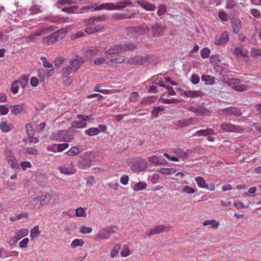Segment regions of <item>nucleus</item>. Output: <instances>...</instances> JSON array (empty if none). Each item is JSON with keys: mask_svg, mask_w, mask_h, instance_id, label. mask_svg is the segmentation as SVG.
Returning a JSON list of instances; mask_svg holds the SVG:
<instances>
[{"mask_svg": "<svg viewBox=\"0 0 261 261\" xmlns=\"http://www.w3.org/2000/svg\"><path fill=\"white\" fill-rule=\"evenodd\" d=\"M158 62V58L154 55L135 56L128 59L127 63L129 64L144 65L155 64Z\"/></svg>", "mask_w": 261, "mask_h": 261, "instance_id": "obj_1", "label": "nucleus"}, {"mask_svg": "<svg viewBox=\"0 0 261 261\" xmlns=\"http://www.w3.org/2000/svg\"><path fill=\"white\" fill-rule=\"evenodd\" d=\"M136 46L134 44H120L117 45L106 51V54L112 56L114 54H117L126 51H132L135 49Z\"/></svg>", "mask_w": 261, "mask_h": 261, "instance_id": "obj_2", "label": "nucleus"}, {"mask_svg": "<svg viewBox=\"0 0 261 261\" xmlns=\"http://www.w3.org/2000/svg\"><path fill=\"white\" fill-rule=\"evenodd\" d=\"M133 2L130 0H123L119 1L116 4L106 3L101 5L102 9L107 10H120L124 9L128 6H130Z\"/></svg>", "mask_w": 261, "mask_h": 261, "instance_id": "obj_3", "label": "nucleus"}, {"mask_svg": "<svg viewBox=\"0 0 261 261\" xmlns=\"http://www.w3.org/2000/svg\"><path fill=\"white\" fill-rule=\"evenodd\" d=\"M172 227L170 225H160L155 226L154 227L146 232V236L150 237L151 235L159 234L162 232H168L170 231Z\"/></svg>", "mask_w": 261, "mask_h": 261, "instance_id": "obj_4", "label": "nucleus"}, {"mask_svg": "<svg viewBox=\"0 0 261 261\" xmlns=\"http://www.w3.org/2000/svg\"><path fill=\"white\" fill-rule=\"evenodd\" d=\"M5 156L6 162L12 168H18V161L11 149L7 148L5 150Z\"/></svg>", "mask_w": 261, "mask_h": 261, "instance_id": "obj_5", "label": "nucleus"}, {"mask_svg": "<svg viewBox=\"0 0 261 261\" xmlns=\"http://www.w3.org/2000/svg\"><path fill=\"white\" fill-rule=\"evenodd\" d=\"M147 167V163L143 159H139L132 163L130 169L135 172L139 173Z\"/></svg>", "mask_w": 261, "mask_h": 261, "instance_id": "obj_6", "label": "nucleus"}, {"mask_svg": "<svg viewBox=\"0 0 261 261\" xmlns=\"http://www.w3.org/2000/svg\"><path fill=\"white\" fill-rule=\"evenodd\" d=\"M220 127L224 132L242 133L244 130L240 126L231 124L230 122L223 123Z\"/></svg>", "mask_w": 261, "mask_h": 261, "instance_id": "obj_7", "label": "nucleus"}, {"mask_svg": "<svg viewBox=\"0 0 261 261\" xmlns=\"http://www.w3.org/2000/svg\"><path fill=\"white\" fill-rule=\"evenodd\" d=\"M73 139V135L69 134L66 130L59 131L54 136V140L65 142H70Z\"/></svg>", "mask_w": 261, "mask_h": 261, "instance_id": "obj_8", "label": "nucleus"}, {"mask_svg": "<svg viewBox=\"0 0 261 261\" xmlns=\"http://www.w3.org/2000/svg\"><path fill=\"white\" fill-rule=\"evenodd\" d=\"M64 31L62 29H59L56 32L50 34L49 36L43 38L44 43L47 45H50L53 43L58 41L60 34H63Z\"/></svg>", "mask_w": 261, "mask_h": 261, "instance_id": "obj_9", "label": "nucleus"}, {"mask_svg": "<svg viewBox=\"0 0 261 261\" xmlns=\"http://www.w3.org/2000/svg\"><path fill=\"white\" fill-rule=\"evenodd\" d=\"M114 232L112 227H107L105 228H102L98 233L97 234L95 239L97 241H100V240L108 239L110 238L111 233Z\"/></svg>", "mask_w": 261, "mask_h": 261, "instance_id": "obj_10", "label": "nucleus"}, {"mask_svg": "<svg viewBox=\"0 0 261 261\" xmlns=\"http://www.w3.org/2000/svg\"><path fill=\"white\" fill-rule=\"evenodd\" d=\"M58 169L61 173L66 175L73 174L76 172L74 163L72 162H70V164L68 165L59 167Z\"/></svg>", "mask_w": 261, "mask_h": 261, "instance_id": "obj_11", "label": "nucleus"}, {"mask_svg": "<svg viewBox=\"0 0 261 261\" xmlns=\"http://www.w3.org/2000/svg\"><path fill=\"white\" fill-rule=\"evenodd\" d=\"M107 19L108 17L106 15L91 17L87 19V23L88 24H93L94 27H96L97 25H101L99 23L105 21Z\"/></svg>", "mask_w": 261, "mask_h": 261, "instance_id": "obj_12", "label": "nucleus"}, {"mask_svg": "<svg viewBox=\"0 0 261 261\" xmlns=\"http://www.w3.org/2000/svg\"><path fill=\"white\" fill-rule=\"evenodd\" d=\"M84 62L85 60L79 56H76L75 59L70 60L69 63L72 71H77L80 68L81 64Z\"/></svg>", "mask_w": 261, "mask_h": 261, "instance_id": "obj_13", "label": "nucleus"}, {"mask_svg": "<svg viewBox=\"0 0 261 261\" xmlns=\"http://www.w3.org/2000/svg\"><path fill=\"white\" fill-rule=\"evenodd\" d=\"M173 152L181 159H186L191 155L194 152V150L188 149L185 151L181 148H175L173 150Z\"/></svg>", "mask_w": 261, "mask_h": 261, "instance_id": "obj_14", "label": "nucleus"}, {"mask_svg": "<svg viewBox=\"0 0 261 261\" xmlns=\"http://www.w3.org/2000/svg\"><path fill=\"white\" fill-rule=\"evenodd\" d=\"M143 9L146 11H152L155 10V5L151 4L145 0H138L136 2Z\"/></svg>", "mask_w": 261, "mask_h": 261, "instance_id": "obj_15", "label": "nucleus"}, {"mask_svg": "<svg viewBox=\"0 0 261 261\" xmlns=\"http://www.w3.org/2000/svg\"><path fill=\"white\" fill-rule=\"evenodd\" d=\"M229 39V34L227 32H224L222 33L220 38L216 39L214 43L216 45H224L226 44Z\"/></svg>", "mask_w": 261, "mask_h": 261, "instance_id": "obj_16", "label": "nucleus"}, {"mask_svg": "<svg viewBox=\"0 0 261 261\" xmlns=\"http://www.w3.org/2000/svg\"><path fill=\"white\" fill-rule=\"evenodd\" d=\"M10 108L12 114L16 115L26 111V106L24 103L11 105Z\"/></svg>", "mask_w": 261, "mask_h": 261, "instance_id": "obj_17", "label": "nucleus"}, {"mask_svg": "<svg viewBox=\"0 0 261 261\" xmlns=\"http://www.w3.org/2000/svg\"><path fill=\"white\" fill-rule=\"evenodd\" d=\"M38 197L40 208L44 206V205L48 204L52 199V196L50 195L49 193H47L44 195H41Z\"/></svg>", "mask_w": 261, "mask_h": 261, "instance_id": "obj_18", "label": "nucleus"}, {"mask_svg": "<svg viewBox=\"0 0 261 261\" xmlns=\"http://www.w3.org/2000/svg\"><path fill=\"white\" fill-rule=\"evenodd\" d=\"M223 112L225 115L231 116L232 115L239 116L242 112L240 109L236 108H228L223 110Z\"/></svg>", "mask_w": 261, "mask_h": 261, "instance_id": "obj_19", "label": "nucleus"}, {"mask_svg": "<svg viewBox=\"0 0 261 261\" xmlns=\"http://www.w3.org/2000/svg\"><path fill=\"white\" fill-rule=\"evenodd\" d=\"M151 32L154 37H158L163 34L164 28L158 23H155L151 29Z\"/></svg>", "mask_w": 261, "mask_h": 261, "instance_id": "obj_20", "label": "nucleus"}, {"mask_svg": "<svg viewBox=\"0 0 261 261\" xmlns=\"http://www.w3.org/2000/svg\"><path fill=\"white\" fill-rule=\"evenodd\" d=\"M26 207L29 209H35L40 208L39 206V202L38 197H34L30 200Z\"/></svg>", "mask_w": 261, "mask_h": 261, "instance_id": "obj_21", "label": "nucleus"}, {"mask_svg": "<svg viewBox=\"0 0 261 261\" xmlns=\"http://www.w3.org/2000/svg\"><path fill=\"white\" fill-rule=\"evenodd\" d=\"M196 122L195 118H190L188 119L180 120L177 122V125L179 127H186L189 125L190 124H194Z\"/></svg>", "mask_w": 261, "mask_h": 261, "instance_id": "obj_22", "label": "nucleus"}, {"mask_svg": "<svg viewBox=\"0 0 261 261\" xmlns=\"http://www.w3.org/2000/svg\"><path fill=\"white\" fill-rule=\"evenodd\" d=\"M149 161L155 165H164L167 162L162 156L152 155L149 158Z\"/></svg>", "mask_w": 261, "mask_h": 261, "instance_id": "obj_23", "label": "nucleus"}, {"mask_svg": "<svg viewBox=\"0 0 261 261\" xmlns=\"http://www.w3.org/2000/svg\"><path fill=\"white\" fill-rule=\"evenodd\" d=\"M66 18L65 17H59L58 16H49L45 18V20H47L51 23H60L61 22H65L67 21Z\"/></svg>", "mask_w": 261, "mask_h": 261, "instance_id": "obj_24", "label": "nucleus"}, {"mask_svg": "<svg viewBox=\"0 0 261 261\" xmlns=\"http://www.w3.org/2000/svg\"><path fill=\"white\" fill-rule=\"evenodd\" d=\"M134 13L129 15L127 13L125 12L116 13L113 14L112 18L115 20L123 19L126 18H133L134 17Z\"/></svg>", "mask_w": 261, "mask_h": 261, "instance_id": "obj_25", "label": "nucleus"}, {"mask_svg": "<svg viewBox=\"0 0 261 261\" xmlns=\"http://www.w3.org/2000/svg\"><path fill=\"white\" fill-rule=\"evenodd\" d=\"M215 134L214 132V129L212 128H208L205 129H200V130L197 131L195 134V136H206L208 135H214Z\"/></svg>", "mask_w": 261, "mask_h": 261, "instance_id": "obj_26", "label": "nucleus"}, {"mask_svg": "<svg viewBox=\"0 0 261 261\" xmlns=\"http://www.w3.org/2000/svg\"><path fill=\"white\" fill-rule=\"evenodd\" d=\"M0 128L3 133H8L12 129L11 123L7 121H2L0 123Z\"/></svg>", "mask_w": 261, "mask_h": 261, "instance_id": "obj_27", "label": "nucleus"}, {"mask_svg": "<svg viewBox=\"0 0 261 261\" xmlns=\"http://www.w3.org/2000/svg\"><path fill=\"white\" fill-rule=\"evenodd\" d=\"M219 221H217L215 219L206 220L203 222V226L211 225V227L214 229H216L219 227Z\"/></svg>", "mask_w": 261, "mask_h": 261, "instance_id": "obj_28", "label": "nucleus"}, {"mask_svg": "<svg viewBox=\"0 0 261 261\" xmlns=\"http://www.w3.org/2000/svg\"><path fill=\"white\" fill-rule=\"evenodd\" d=\"M197 186L202 188H208V186L202 176H198L195 178Z\"/></svg>", "mask_w": 261, "mask_h": 261, "instance_id": "obj_29", "label": "nucleus"}, {"mask_svg": "<svg viewBox=\"0 0 261 261\" xmlns=\"http://www.w3.org/2000/svg\"><path fill=\"white\" fill-rule=\"evenodd\" d=\"M158 172L166 175H171L176 172V169L173 168H161L158 170Z\"/></svg>", "mask_w": 261, "mask_h": 261, "instance_id": "obj_30", "label": "nucleus"}, {"mask_svg": "<svg viewBox=\"0 0 261 261\" xmlns=\"http://www.w3.org/2000/svg\"><path fill=\"white\" fill-rule=\"evenodd\" d=\"M103 28V25H97L96 27H87L85 29V33L88 34L97 32Z\"/></svg>", "mask_w": 261, "mask_h": 261, "instance_id": "obj_31", "label": "nucleus"}, {"mask_svg": "<svg viewBox=\"0 0 261 261\" xmlns=\"http://www.w3.org/2000/svg\"><path fill=\"white\" fill-rule=\"evenodd\" d=\"M29 230L28 228H21L20 230H18L16 232V236L17 238V240H19L22 238L27 236L28 235Z\"/></svg>", "mask_w": 261, "mask_h": 261, "instance_id": "obj_32", "label": "nucleus"}, {"mask_svg": "<svg viewBox=\"0 0 261 261\" xmlns=\"http://www.w3.org/2000/svg\"><path fill=\"white\" fill-rule=\"evenodd\" d=\"M147 187V184L144 181H139V182L136 184L133 188L134 191H139L144 190Z\"/></svg>", "mask_w": 261, "mask_h": 261, "instance_id": "obj_33", "label": "nucleus"}, {"mask_svg": "<svg viewBox=\"0 0 261 261\" xmlns=\"http://www.w3.org/2000/svg\"><path fill=\"white\" fill-rule=\"evenodd\" d=\"M233 53L237 57H245L247 56V52L245 51L242 48L239 47H235Z\"/></svg>", "mask_w": 261, "mask_h": 261, "instance_id": "obj_34", "label": "nucleus"}, {"mask_svg": "<svg viewBox=\"0 0 261 261\" xmlns=\"http://www.w3.org/2000/svg\"><path fill=\"white\" fill-rule=\"evenodd\" d=\"M40 234V231L39 230V226L38 225L35 226L30 231V237L32 240L38 237Z\"/></svg>", "mask_w": 261, "mask_h": 261, "instance_id": "obj_35", "label": "nucleus"}, {"mask_svg": "<svg viewBox=\"0 0 261 261\" xmlns=\"http://www.w3.org/2000/svg\"><path fill=\"white\" fill-rule=\"evenodd\" d=\"M187 97H198L200 96V92L197 91H187L184 93Z\"/></svg>", "mask_w": 261, "mask_h": 261, "instance_id": "obj_36", "label": "nucleus"}, {"mask_svg": "<svg viewBox=\"0 0 261 261\" xmlns=\"http://www.w3.org/2000/svg\"><path fill=\"white\" fill-rule=\"evenodd\" d=\"M19 85H20L22 88H24L28 84L29 76L27 75H24L17 80Z\"/></svg>", "mask_w": 261, "mask_h": 261, "instance_id": "obj_37", "label": "nucleus"}, {"mask_svg": "<svg viewBox=\"0 0 261 261\" xmlns=\"http://www.w3.org/2000/svg\"><path fill=\"white\" fill-rule=\"evenodd\" d=\"M241 80L239 79H236V77H230L225 81V84L228 86L239 84Z\"/></svg>", "mask_w": 261, "mask_h": 261, "instance_id": "obj_38", "label": "nucleus"}, {"mask_svg": "<svg viewBox=\"0 0 261 261\" xmlns=\"http://www.w3.org/2000/svg\"><path fill=\"white\" fill-rule=\"evenodd\" d=\"M80 153V150L76 146L71 147L70 150L66 152L68 156H75Z\"/></svg>", "mask_w": 261, "mask_h": 261, "instance_id": "obj_39", "label": "nucleus"}, {"mask_svg": "<svg viewBox=\"0 0 261 261\" xmlns=\"http://www.w3.org/2000/svg\"><path fill=\"white\" fill-rule=\"evenodd\" d=\"M84 244L83 240L81 239H76L74 240L71 243L70 246L72 248H75L77 246H82Z\"/></svg>", "mask_w": 261, "mask_h": 261, "instance_id": "obj_40", "label": "nucleus"}, {"mask_svg": "<svg viewBox=\"0 0 261 261\" xmlns=\"http://www.w3.org/2000/svg\"><path fill=\"white\" fill-rule=\"evenodd\" d=\"M85 133L89 136H94L97 135L99 132L97 127H91L86 129Z\"/></svg>", "mask_w": 261, "mask_h": 261, "instance_id": "obj_41", "label": "nucleus"}, {"mask_svg": "<svg viewBox=\"0 0 261 261\" xmlns=\"http://www.w3.org/2000/svg\"><path fill=\"white\" fill-rule=\"evenodd\" d=\"M91 164V159H86V160L82 161L80 163V168L82 169H85L90 167Z\"/></svg>", "mask_w": 261, "mask_h": 261, "instance_id": "obj_42", "label": "nucleus"}, {"mask_svg": "<svg viewBox=\"0 0 261 261\" xmlns=\"http://www.w3.org/2000/svg\"><path fill=\"white\" fill-rule=\"evenodd\" d=\"M120 247L121 245L119 244H116L114 246L111 251V256L112 257H114L117 255L120 249Z\"/></svg>", "mask_w": 261, "mask_h": 261, "instance_id": "obj_43", "label": "nucleus"}, {"mask_svg": "<svg viewBox=\"0 0 261 261\" xmlns=\"http://www.w3.org/2000/svg\"><path fill=\"white\" fill-rule=\"evenodd\" d=\"M125 59L124 56L117 55L116 57H112L111 60V62L114 63H121L124 61Z\"/></svg>", "mask_w": 261, "mask_h": 261, "instance_id": "obj_44", "label": "nucleus"}, {"mask_svg": "<svg viewBox=\"0 0 261 261\" xmlns=\"http://www.w3.org/2000/svg\"><path fill=\"white\" fill-rule=\"evenodd\" d=\"M156 97L155 96H150L146 98H144L142 100V103H144L145 105H149L152 103H154L156 99Z\"/></svg>", "mask_w": 261, "mask_h": 261, "instance_id": "obj_45", "label": "nucleus"}, {"mask_svg": "<svg viewBox=\"0 0 261 261\" xmlns=\"http://www.w3.org/2000/svg\"><path fill=\"white\" fill-rule=\"evenodd\" d=\"M65 58L63 57H59L56 58L54 60V65L55 67H60L62 64L64 62Z\"/></svg>", "mask_w": 261, "mask_h": 261, "instance_id": "obj_46", "label": "nucleus"}, {"mask_svg": "<svg viewBox=\"0 0 261 261\" xmlns=\"http://www.w3.org/2000/svg\"><path fill=\"white\" fill-rule=\"evenodd\" d=\"M99 51V49L96 46H92L89 48L87 51V56H92Z\"/></svg>", "mask_w": 261, "mask_h": 261, "instance_id": "obj_47", "label": "nucleus"}, {"mask_svg": "<svg viewBox=\"0 0 261 261\" xmlns=\"http://www.w3.org/2000/svg\"><path fill=\"white\" fill-rule=\"evenodd\" d=\"M75 216L77 217H86V213L84 208L79 207L75 210Z\"/></svg>", "mask_w": 261, "mask_h": 261, "instance_id": "obj_48", "label": "nucleus"}, {"mask_svg": "<svg viewBox=\"0 0 261 261\" xmlns=\"http://www.w3.org/2000/svg\"><path fill=\"white\" fill-rule=\"evenodd\" d=\"M19 84L17 80L15 81L11 85V92L14 94H17L18 92L19 88Z\"/></svg>", "mask_w": 261, "mask_h": 261, "instance_id": "obj_49", "label": "nucleus"}, {"mask_svg": "<svg viewBox=\"0 0 261 261\" xmlns=\"http://www.w3.org/2000/svg\"><path fill=\"white\" fill-rule=\"evenodd\" d=\"M167 8L166 5H160L158 7V10L157 11V14L158 16H161L163 15L166 11Z\"/></svg>", "mask_w": 261, "mask_h": 261, "instance_id": "obj_50", "label": "nucleus"}, {"mask_svg": "<svg viewBox=\"0 0 261 261\" xmlns=\"http://www.w3.org/2000/svg\"><path fill=\"white\" fill-rule=\"evenodd\" d=\"M196 192V190L193 188L189 186H185L182 188L181 192L187 193L188 194H193Z\"/></svg>", "mask_w": 261, "mask_h": 261, "instance_id": "obj_51", "label": "nucleus"}, {"mask_svg": "<svg viewBox=\"0 0 261 261\" xmlns=\"http://www.w3.org/2000/svg\"><path fill=\"white\" fill-rule=\"evenodd\" d=\"M41 60L43 62V65L44 68H52L53 67V65L52 64L49 63L46 58L43 57H41Z\"/></svg>", "mask_w": 261, "mask_h": 261, "instance_id": "obj_52", "label": "nucleus"}, {"mask_svg": "<svg viewBox=\"0 0 261 261\" xmlns=\"http://www.w3.org/2000/svg\"><path fill=\"white\" fill-rule=\"evenodd\" d=\"M211 53L210 50L208 47H204L201 50V56L203 59H205L208 57Z\"/></svg>", "mask_w": 261, "mask_h": 261, "instance_id": "obj_53", "label": "nucleus"}, {"mask_svg": "<svg viewBox=\"0 0 261 261\" xmlns=\"http://www.w3.org/2000/svg\"><path fill=\"white\" fill-rule=\"evenodd\" d=\"M232 89L236 91L242 92L246 90L247 87L245 85H239L233 86Z\"/></svg>", "mask_w": 261, "mask_h": 261, "instance_id": "obj_54", "label": "nucleus"}, {"mask_svg": "<svg viewBox=\"0 0 261 261\" xmlns=\"http://www.w3.org/2000/svg\"><path fill=\"white\" fill-rule=\"evenodd\" d=\"M164 110V106H160L158 107L154 108V109L152 111V114L154 115L155 117H157L160 112Z\"/></svg>", "mask_w": 261, "mask_h": 261, "instance_id": "obj_55", "label": "nucleus"}, {"mask_svg": "<svg viewBox=\"0 0 261 261\" xmlns=\"http://www.w3.org/2000/svg\"><path fill=\"white\" fill-rule=\"evenodd\" d=\"M129 250L128 245H124L123 248L121 251V255L123 257H126L129 255Z\"/></svg>", "mask_w": 261, "mask_h": 261, "instance_id": "obj_56", "label": "nucleus"}, {"mask_svg": "<svg viewBox=\"0 0 261 261\" xmlns=\"http://www.w3.org/2000/svg\"><path fill=\"white\" fill-rule=\"evenodd\" d=\"M72 71V70L71 68V67L67 66L64 67L62 70V74L63 76H67L70 74V73Z\"/></svg>", "mask_w": 261, "mask_h": 261, "instance_id": "obj_57", "label": "nucleus"}, {"mask_svg": "<svg viewBox=\"0 0 261 261\" xmlns=\"http://www.w3.org/2000/svg\"><path fill=\"white\" fill-rule=\"evenodd\" d=\"M206 111L202 106H198L196 108V114L197 115H204L205 114Z\"/></svg>", "mask_w": 261, "mask_h": 261, "instance_id": "obj_58", "label": "nucleus"}, {"mask_svg": "<svg viewBox=\"0 0 261 261\" xmlns=\"http://www.w3.org/2000/svg\"><path fill=\"white\" fill-rule=\"evenodd\" d=\"M236 5L234 0H226V8L231 9Z\"/></svg>", "mask_w": 261, "mask_h": 261, "instance_id": "obj_59", "label": "nucleus"}, {"mask_svg": "<svg viewBox=\"0 0 261 261\" xmlns=\"http://www.w3.org/2000/svg\"><path fill=\"white\" fill-rule=\"evenodd\" d=\"M251 56L253 57L256 56H261V49H256V48H253L251 50Z\"/></svg>", "mask_w": 261, "mask_h": 261, "instance_id": "obj_60", "label": "nucleus"}, {"mask_svg": "<svg viewBox=\"0 0 261 261\" xmlns=\"http://www.w3.org/2000/svg\"><path fill=\"white\" fill-rule=\"evenodd\" d=\"M29 243V239L27 238H24L19 243V246L20 248L23 249L27 247Z\"/></svg>", "mask_w": 261, "mask_h": 261, "instance_id": "obj_61", "label": "nucleus"}, {"mask_svg": "<svg viewBox=\"0 0 261 261\" xmlns=\"http://www.w3.org/2000/svg\"><path fill=\"white\" fill-rule=\"evenodd\" d=\"M69 147V144L67 143L60 144L57 145V149L58 151L61 152Z\"/></svg>", "mask_w": 261, "mask_h": 261, "instance_id": "obj_62", "label": "nucleus"}, {"mask_svg": "<svg viewBox=\"0 0 261 261\" xmlns=\"http://www.w3.org/2000/svg\"><path fill=\"white\" fill-rule=\"evenodd\" d=\"M20 166L23 170H25L27 168H30L32 167V164L30 162L24 161L21 162L20 164Z\"/></svg>", "mask_w": 261, "mask_h": 261, "instance_id": "obj_63", "label": "nucleus"}, {"mask_svg": "<svg viewBox=\"0 0 261 261\" xmlns=\"http://www.w3.org/2000/svg\"><path fill=\"white\" fill-rule=\"evenodd\" d=\"M25 128L28 137H29V136H33V130L32 126L31 124H30V123H27L25 125Z\"/></svg>", "mask_w": 261, "mask_h": 261, "instance_id": "obj_64", "label": "nucleus"}]
</instances>
